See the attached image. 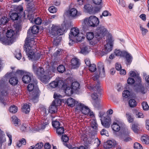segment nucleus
I'll list each match as a JSON object with an SVG mask.
<instances>
[{
	"label": "nucleus",
	"instance_id": "12",
	"mask_svg": "<svg viewBox=\"0 0 149 149\" xmlns=\"http://www.w3.org/2000/svg\"><path fill=\"white\" fill-rule=\"evenodd\" d=\"M93 3L97 5L93 7V13H95L99 12L102 7V1H93Z\"/></svg>",
	"mask_w": 149,
	"mask_h": 149
},
{
	"label": "nucleus",
	"instance_id": "47",
	"mask_svg": "<svg viewBox=\"0 0 149 149\" xmlns=\"http://www.w3.org/2000/svg\"><path fill=\"white\" fill-rule=\"evenodd\" d=\"M113 45L107 44L105 46V50L107 52H110L112 50Z\"/></svg>",
	"mask_w": 149,
	"mask_h": 149
},
{
	"label": "nucleus",
	"instance_id": "41",
	"mask_svg": "<svg viewBox=\"0 0 149 149\" xmlns=\"http://www.w3.org/2000/svg\"><path fill=\"white\" fill-rule=\"evenodd\" d=\"M58 71L60 73H63L65 70V66L62 65H59L57 68Z\"/></svg>",
	"mask_w": 149,
	"mask_h": 149
},
{
	"label": "nucleus",
	"instance_id": "6",
	"mask_svg": "<svg viewBox=\"0 0 149 149\" xmlns=\"http://www.w3.org/2000/svg\"><path fill=\"white\" fill-rule=\"evenodd\" d=\"M37 81L36 79H33L27 86L28 90L29 92L33 91V98L36 99L39 95L40 91L37 85Z\"/></svg>",
	"mask_w": 149,
	"mask_h": 149
},
{
	"label": "nucleus",
	"instance_id": "24",
	"mask_svg": "<svg viewBox=\"0 0 149 149\" xmlns=\"http://www.w3.org/2000/svg\"><path fill=\"white\" fill-rule=\"evenodd\" d=\"M71 63L72 67L75 68L79 67V60L77 58H74L71 60Z\"/></svg>",
	"mask_w": 149,
	"mask_h": 149
},
{
	"label": "nucleus",
	"instance_id": "4",
	"mask_svg": "<svg viewBox=\"0 0 149 149\" xmlns=\"http://www.w3.org/2000/svg\"><path fill=\"white\" fill-rule=\"evenodd\" d=\"M24 50L25 51L26 55L29 59L32 61L38 60L40 57V55L39 53L36 54L31 49V44H24Z\"/></svg>",
	"mask_w": 149,
	"mask_h": 149
},
{
	"label": "nucleus",
	"instance_id": "23",
	"mask_svg": "<svg viewBox=\"0 0 149 149\" xmlns=\"http://www.w3.org/2000/svg\"><path fill=\"white\" fill-rule=\"evenodd\" d=\"M121 124L119 123L114 122L111 125V127L114 131L119 132Z\"/></svg>",
	"mask_w": 149,
	"mask_h": 149
},
{
	"label": "nucleus",
	"instance_id": "53",
	"mask_svg": "<svg viewBox=\"0 0 149 149\" xmlns=\"http://www.w3.org/2000/svg\"><path fill=\"white\" fill-rule=\"evenodd\" d=\"M126 115L128 122L129 123L132 122L133 121V118L132 117L131 114L129 113H127Z\"/></svg>",
	"mask_w": 149,
	"mask_h": 149
},
{
	"label": "nucleus",
	"instance_id": "61",
	"mask_svg": "<svg viewBox=\"0 0 149 149\" xmlns=\"http://www.w3.org/2000/svg\"><path fill=\"white\" fill-rule=\"evenodd\" d=\"M6 134L9 138V143H8V145L10 146L11 145L12 141V136L8 133H7Z\"/></svg>",
	"mask_w": 149,
	"mask_h": 149
},
{
	"label": "nucleus",
	"instance_id": "26",
	"mask_svg": "<svg viewBox=\"0 0 149 149\" xmlns=\"http://www.w3.org/2000/svg\"><path fill=\"white\" fill-rule=\"evenodd\" d=\"M8 19L7 17L3 16L0 19V31L3 30L2 27H1V25H4L7 23L8 22ZM1 32L0 31V33Z\"/></svg>",
	"mask_w": 149,
	"mask_h": 149
},
{
	"label": "nucleus",
	"instance_id": "8",
	"mask_svg": "<svg viewBox=\"0 0 149 149\" xmlns=\"http://www.w3.org/2000/svg\"><path fill=\"white\" fill-rule=\"evenodd\" d=\"M84 22L85 23L88 22V24L89 26L94 27L98 25L99 21L98 18L94 16H91L88 18H86L84 19Z\"/></svg>",
	"mask_w": 149,
	"mask_h": 149
},
{
	"label": "nucleus",
	"instance_id": "7",
	"mask_svg": "<svg viewBox=\"0 0 149 149\" xmlns=\"http://www.w3.org/2000/svg\"><path fill=\"white\" fill-rule=\"evenodd\" d=\"M6 36L8 38L10 39L2 38H1V40L6 45H9L12 44L14 41L16 36L15 31L12 29L8 30L6 33Z\"/></svg>",
	"mask_w": 149,
	"mask_h": 149
},
{
	"label": "nucleus",
	"instance_id": "32",
	"mask_svg": "<svg viewBox=\"0 0 149 149\" xmlns=\"http://www.w3.org/2000/svg\"><path fill=\"white\" fill-rule=\"evenodd\" d=\"M141 140L143 143L148 144L149 143V136L146 135L142 136L141 138Z\"/></svg>",
	"mask_w": 149,
	"mask_h": 149
},
{
	"label": "nucleus",
	"instance_id": "15",
	"mask_svg": "<svg viewBox=\"0 0 149 149\" xmlns=\"http://www.w3.org/2000/svg\"><path fill=\"white\" fill-rule=\"evenodd\" d=\"M102 125L105 128H108L110 127L111 124V119L108 116L104 117V119H100Z\"/></svg>",
	"mask_w": 149,
	"mask_h": 149
},
{
	"label": "nucleus",
	"instance_id": "57",
	"mask_svg": "<svg viewBox=\"0 0 149 149\" xmlns=\"http://www.w3.org/2000/svg\"><path fill=\"white\" fill-rule=\"evenodd\" d=\"M85 108V109H83L81 112L85 115H88V113L89 112V111H90V109L88 107L86 106Z\"/></svg>",
	"mask_w": 149,
	"mask_h": 149
},
{
	"label": "nucleus",
	"instance_id": "60",
	"mask_svg": "<svg viewBox=\"0 0 149 149\" xmlns=\"http://www.w3.org/2000/svg\"><path fill=\"white\" fill-rule=\"evenodd\" d=\"M140 29L142 31V34L143 36L145 35L148 32V30L147 29L143 28L141 25H140Z\"/></svg>",
	"mask_w": 149,
	"mask_h": 149
},
{
	"label": "nucleus",
	"instance_id": "51",
	"mask_svg": "<svg viewBox=\"0 0 149 149\" xmlns=\"http://www.w3.org/2000/svg\"><path fill=\"white\" fill-rule=\"evenodd\" d=\"M89 70L91 72H94L96 70V65L95 64H91L89 67Z\"/></svg>",
	"mask_w": 149,
	"mask_h": 149
},
{
	"label": "nucleus",
	"instance_id": "58",
	"mask_svg": "<svg viewBox=\"0 0 149 149\" xmlns=\"http://www.w3.org/2000/svg\"><path fill=\"white\" fill-rule=\"evenodd\" d=\"M134 78L137 84H138L139 85L141 84V79L139 77V74Z\"/></svg>",
	"mask_w": 149,
	"mask_h": 149
},
{
	"label": "nucleus",
	"instance_id": "37",
	"mask_svg": "<svg viewBox=\"0 0 149 149\" xmlns=\"http://www.w3.org/2000/svg\"><path fill=\"white\" fill-rule=\"evenodd\" d=\"M22 109L23 112L26 114L29 113L30 110L29 105L27 104H24Z\"/></svg>",
	"mask_w": 149,
	"mask_h": 149
},
{
	"label": "nucleus",
	"instance_id": "25",
	"mask_svg": "<svg viewBox=\"0 0 149 149\" xmlns=\"http://www.w3.org/2000/svg\"><path fill=\"white\" fill-rule=\"evenodd\" d=\"M77 101L71 97L68 98L66 101L68 106L70 107H73L76 105Z\"/></svg>",
	"mask_w": 149,
	"mask_h": 149
},
{
	"label": "nucleus",
	"instance_id": "33",
	"mask_svg": "<svg viewBox=\"0 0 149 149\" xmlns=\"http://www.w3.org/2000/svg\"><path fill=\"white\" fill-rule=\"evenodd\" d=\"M84 8L89 13H93V7L91 5L87 4L84 6Z\"/></svg>",
	"mask_w": 149,
	"mask_h": 149
},
{
	"label": "nucleus",
	"instance_id": "30",
	"mask_svg": "<svg viewBox=\"0 0 149 149\" xmlns=\"http://www.w3.org/2000/svg\"><path fill=\"white\" fill-rule=\"evenodd\" d=\"M77 107L75 108L76 111H81L83 109H85V107L86 106L84 105L81 103H78L77 102V103L76 104Z\"/></svg>",
	"mask_w": 149,
	"mask_h": 149
},
{
	"label": "nucleus",
	"instance_id": "29",
	"mask_svg": "<svg viewBox=\"0 0 149 149\" xmlns=\"http://www.w3.org/2000/svg\"><path fill=\"white\" fill-rule=\"evenodd\" d=\"M66 29V28L65 26L59 29L58 28L57 32V34H56L55 36H57L62 35L64 32L65 31Z\"/></svg>",
	"mask_w": 149,
	"mask_h": 149
},
{
	"label": "nucleus",
	"instance_id": "18",
	"mask_svg": "<svg viewBox=\"0 0 149 149\" xmlns=\"http://www.w3.org/2000/svg\"><path fill=\"white\" fill-rule=\"evenodd\" d=\"M56 102L57 100L53 101L51 105L49 107V109L48 110V113L49 112L53 114L55 113L56 111L57 110V107L56 106Z\"/></svg>",
	"mask_w": 149,
	"mask_h": 149
},
{
	"label": "nucleus",
	"instance_id": "48",
	"mask_svg": "<svg viewBox=\"0 0 149 149\" xmlns=\"http://www.w3.org/2000/svg\"><path fill=\"white\" fill-rule=\"evenodd\" d=\"M9 111L11 113H15L17 111V108L14 105L11 106L9 109Z\"/></svg>",
	"mask_w": 149,
	"mask_h": 149
},
{
	"label": "nucleus",
	"instance_id": "55",
	"mask_svg": "<svg viewBox=\"0 0 149 149\" xmlns=\"http://www.w3.org/2000/svg\"><path fill=\"white\" fill-rule=\"evenodd\" d=\"M134 149H142L143 148L141 145L138 143H135L134 144Z\"/></svg>",
	"mask_w": 149,
	"mask_h": 149
},
{
	"label": "nucleus",
	"instance_id": "49",
	"mask_svg": "<svg viewBox=\"0 0 149 149\" xmlns=\"http://www.w3.org/2000/svg\"><path fill=\"white\" fill-rule=\"evenodd\" d=\"M130 95V92L128 90L124 91L123 93V97L127 98Z\"/></svg>",
	"mask_w": 149,
	"mask_h": 149
},
{
	"label": "nucleus",
	"instance_id": "50",
	"mask_svg": "<svg viewBox=\"0 0 149 149\" xmlns=\"http://www.w3.org/2000/svg\"><path fill=\"white\" fill-rule=\"evenodd\" d=\"M142 108L144 110L147 111L149 109V106L146 102H144L142 103Z\"/></svg>",
	"mask_w": 149,
	"mask_h": 149
},
{
	"label": "nucleus",
	"instance_id": "11",
	"mask_svg": "<svg viewBox=\"0 0 149 149\" xmlns=\"http://www.w3.org/2000/svg\"><path fill=\"white\" fill-rule=\"evenodd\" d=\"M33 79H36L33 78V74L30 72H27L26 75H24L22 77V80L24 83H28L31 82Z\"/></svg>",
	"mask_w": 149,
	"mask_h": 149
},
{
	"label": "nucleus",
	"instance_id": "35",
	"mask_svg": "<svg viewBox=\"0 0 149 149\" xmlns=\"http://www.w3.org/2000/svg\"><path fill=\"white\" fill-rule=\"evenodd\" d=\"M139 126V125L138 124H135L132 125L131 128L134 133H138L139 132L140 128Z\"/></svg>",
	"mask_w": 149,
	"mask_h": 149
},
{
	"label": "nucleus",
	"instance_id": "36",
	"mask_svg": "<svg viewBox=\"0 0 149 149\" xmlns=\"http://www.w3.org/2000/svg\"><path fill=\"white\" fill-rule=\"evenodd\" d=\"M58 27L57 26H55L54 25H52V27H51V33L52 35L55 36L56 34L57 33V30Z\"/></svg>",
	"mask_w": 149,
	"mask_h": 149
},
{
	"label": "nucleus",
	"instance_id": "1",
	"mask_svg": "<svg viewBox=\"0 0 149 149\" xmlns=\"http://www.w3.org/2000/svg\"><path fill=\"white\" fill-rule=\"evenodd\" d=\"M107 32V29L104 26H100L97 28L95 36L93 32H90L87 33L86 37L87 39L89 41L90 44L93 46L105 35Z\"/></svg>",
	"mask_w": 149,
	"mask_h": 149
},
{
	"label": "nucleus",
	"instance_id": "14",
	"mask_svg": "<svg viewBox=\"0 0 149 149\" xmlns=\"http://www.w3.org/2000/svg\"><path fill=\"white\" fill-rule=\"evenodd\" d=\"M13 72H10L8 74H7L6 75H8L10 78L9 80V82L10 84L12 86L16 85L18 82V78L15 76L12 77L13 76Z\"/></svg>",
	"mask_w": 149,
	"mask_h": 149
},
{
	"label": "nucleus",
	"instance_id": "27",
	"mask_svg": "<svg viewBox=\"0 0 149 149\" xmlns=\"http://www.w3.org/2000/svg\"><path fill=\"white\" fill-rule=\"evenodd\" d=\"M80 84L78 82L74 81L72 83L71 86L74 91L80 89Z\"/></svg>",
	"mask_w": 149,
	"mask_h": 149
},
{
	"label": "nucleus",
	"instance_id": "19",
	"mask_svg": "<svg viewBox=\"0 0 149 149\" xmlns=\"http://www.w3.org/2000/svg\"><path fill=\"white\" fill-rule=\"evenodd\" d=\"M129 133L130 132L128 131H125L123 132L122 135V139L124 141L127 142L132 140V138L129 135Z\"/></svg>",
	"mask_w": 149,
	"mask_h": 149
},
{
	"label": "nucleus",
	"instance_id": "45",
	"mask_svg": "<svg viewBox=\"0 0 149 149\" xmlns=\"http://www.w3.org/2000/svg\"><path fill=\"white\" fill-rule=\"evenodd\" d=\"M52 124L53 127L56 129L61 126L59 122L56 120L52 121Z\"/></svg>",
	"mask_w": 149,
	"mask_h": 149
},
{
	"label": "nucleus",
	"instance_id": "59",
	"mask_svg": "<svg viewBox=\"0 0 149 149\" xmlns=\"http://www.w3.org/2000/svg\"><path fill=\"white\" fill-rule=\"evenodd\" d=\"M127 81L129 84L132 85L134 84L135 80L133 78H129L127 80Z\"/></svg>",
	"mask_w": 149,
	"mask_h": 149
},
{
	"label": "nucleus",
	"instance_id": "20",
	"mask_svg": "<svg viewBox=\"0 0 149 149\" xmlns=\"http://www.w3.org/2000/svg\"><path fill=\"white\" fill-rule=\"evenodd\" d=\"M80 49V53L84 55L88 54L90 51V48L88 45H85L81 46Z\"/></svg>",
	"mask_w": 149,
	"mask_h": 149
},
{
	"label": "nucleus",
	"instance_id": "17",
	"mask_svg": "<svg viewBox=\"0 0 149 149\" xmlns=\"http://www.w3.org/2000/svg\"><path fill=\"white\" fill-rule=\"evenodd\" d=\"M91 127L92 128V132L91 133V135L94 136L97 134V131L98 125L96 121L95 120H92L91 123Z\"/></svg>",
	"mask_w": 149,
	"mask_h": 149
},
{
	"label": "nucleus",
	"instance_id": "43",
	"mask_svg": "<svg viewBox=\"0 0 149 149\" xmlns=\"http://www.w3.org/2000/svg\"><path fill=\"white\" fill-rule=\"evenodd\" d=\"M129 104L131 107H134L136 105V102L134 99H131L129 101Z\"/></svg>",
	"mask_w": 149,
	"mask_h": 149
},
{
	"label": "nucleus",
	"instance_id": "44",
	"mask_svg": "<svg viewBox=\"0 0 149 149\" xmlns=\"http://www.w3.org/2000/svg\"><path fill=\"white\" fill-rule=\"evenodd\" d=\"M60 81H54L49 84V86L52 88H55L58 85V84Z\"/></svg>",
	"mask_w": 149,
	"mask_h": 149
},
{
	"label": "nucleus",
	"instance_id": "63",
	"mask_svg": "<svg viewBox=\"0 0 149 149\" xmlns=\"http://www.w3.org/2000/svg\"><path fill=\"white\" fill-rule=\"evenodd\" d=\"M95 143L96 144V146L97 147L101 144V141L98 138H96L95 140Z\"/></svg>",
	"mask_w": 149,
	"mask_h": 149
},
{
	"label": "nucleus",
	"instance_id": "9",
	"mask_svg": "<svg viewBox=\"0 0 149 149\" xmlns=\"http://www.w3.org/2000/svg\"><path fill=\"white\" fill-rule=\"evenodd\" d=\"M23 16L25 17V15L24 12H23V8L22 7L18 8L17 9V12L13 13L10 17L11 19L13 20H17L19 18H21Z\"/></svg>",
	"mask_w": 149,
	"mask_h": 149
},
{
	"label": "nucleus",
	"instance_id": "38",
	"mask_svg": "<svg viewBox=\"0 0 149 149\" xmlns=\"http://www.w3.org/2000/svg\"><path fill=\"white\" fill-rule=\"evenodd\" d=\"M145 89L144 87L141 84L139 85L137 87V91L144 94L146 93L145 91Z\"/></svg>",
	"mask_w": 149,
	"mask_h": 149
},
{
	"label": "nucleus",
	"instance_id": "42",
	"mask_svg": "<svg viewBox=\"0 0 149 149\" xmlns=\"http://www.w3.org/2000/svg\"><path fill=\"white\" fill-rule=\"evenodd\" d=\"M64 127H60L56 129L57 133L58 135H61L64 132Z\"/></svg>",
	"mask_w": 149,
	"mask_h": 149
},
{
	"label": "nucleus",
	"instance_id": "62",
	"mask_svg": "<svg viewBox=\"0 0 149 149\" xmlns=\"http://www.w3.org/2000/svg\"><path fill=\"white\" fill-rule=\"evenodd\" d=\"M102 15L105 17L108 16H111V14L108 11L105 10L103 12Z\"/></svg>",
	"mask_w": 149,
	"mask_h": 149
},
{
	"label": "nucleus",
	"instance_id": "31",
	"mask_svg": "<svg viewBox=\"0 0 149 149\" xmlns=\"http://www.w3.org/2000/svg\"><path fill=\"white\" fill-rule=\"evenodd\" d=\"M61 140L65 143H64V145L70 148V147L68 146H69V145L67 143V142L69 140L68 136L66 134L63 135L61 138Z\"/></svg>",
	"mask_w": 149,
	"mask_h": 149
},
{
	"label": "nucleus",
	"instance_id": "13",
	"mask_svg": "<svg viewBox=\"0 0 149 149\" xmlns=\"http://www.w3.org/2000/svg\"><path fill=\"white\" fill-rule=\"evenodd\" d=\"M62 88L64 90L65 93L68 95H70L74 93V91L71 86H68L67 84L65 83H63L62 85Z\"/></svg>",
	"mask_w": 149,
	"mask_h": 149
},
{
	"label": "nucleus",
	"instance_id": "40",
	"mask_svg": "<svg viewBox=\"0 0 149 149\" xmlns=\"http://www.w3.org/2000/svg\"><path fill=\"white\" fill-rule=\"evenodd\" d=\"M94 88L95 89H96L97 91L98 92V94H101L100 93L101 89V88L100 82L99 81H97L95 86L94 87Z\"/></svg>",
	"mask_w": 149,
	"mask_h": 149
},
{
	"label": "nucleus",
	"instance_id": "3",
	"mask_svg": "<svg viewBox=\"0 0 149 149\" xmlns=\"http://www.w3.org/2000/svg\"><path fill=\"white\" fill-rule=\"evenodd\" d=\"M33 69L34 73L40 78L43 82H48L49 80L53 76V74H52L51 71H44V69L40 67L38 68L36 63L33 64Z\"/></svg>",
	"mask_w": 149,
	"mask_h": 149
},
{
	"label": "nucleus",
	"instance_id": "22",
	"mask_svg": "<svg viewBox=\"0 0 149 149\" xmlns=\"http://www.w3.org/2000/svg\"><path fill=\"white\" fill-rule=\"evenodd\" d=\"M122 57H125L127 62L130 64L132 61V57L127 52H123V53Z\"/></svg>",
	"mask_w": 149,
	"mask_h": 149
},
{
	"label": "nucleus",
	"instance_id": "39",
	"mask_svg": "<svg viewBox=\"0 0 149 149\" xmlns=\"http://www.w3.org/2000/svg\"><path fill=\"white\" fill-rule=\"evenodd\" d=\"M34 13L30 12L27 15L28 18L29 20L31 23H33V21L34 19H35L34 17Z\"/></svg>",
	"mask_w": 149,
	"mask_h": 149
},
{
	"label": "nucleus",
	"instance_id": "5",
	"mask_svg": "<svg viewBox=\"0 0 149 149\" xmlns=\"http://www.w3.org/2000/svg\"><path fill=\"white\" fill-rule=\"evenodd\" d=\"M39 29L38 26L34 25L31 30L29 29L28 30L27 36L25 39L24 44L34 43L33 35L36 34L38 33Z\"/></svg>",
	"mask_w": 149,
	"mask_h": 149
},
{
	"label": "nucleus",
	"instance_id": "21",
	"mask_svg": "<svg viewBox=\"0 0 149 149\" xmlns=\"http://www.w3.org/2000/svg\"><path fill=\"white\" fill-rule=\"evenodd\" d=\"M97 69L99 72V75L102 73L104 76L105 75V70L104 68V64L102 62H99L97 64Z\"/></svg>",
	"mask_w": 149,
	"mask_h": 149
},
{
	"label": "nucleus",
	"instance_id": "46",
	"mask_svg": "<svg viewBox=\"0 0 149 149\" xmlns=\"http://www.w3.org/2000/svg\"><path fill=\"white\" fill-rule=\"evenodd\" d=\"M42 21V20L40 17H37L34 19L32 23L37 25H40L41 24Z\"/></svg>",
	"mask_w": 149,
	"mask_h": 149
},
{
	"label": "nucleus",
	"instance_id": "28",
	"mask_svg": "<svg viewBox=\"0 0 149 149\" xmlns=\"http://www.w3.org/2000/svg\"><path fill=\"white\" fill-rule=\"evenodd\" d=\"M69 13L70 17L74 18L77 17V10L75 8H72L69 10Z\"/></svg>",
	"mask_w": 149,
	"mask_h": 149
},
{
	"label": "nucleus",
	"instance_id": "64",
	"mask_svg": "<svg viewBox=\"0 0 149 149\" xmlns=\"http://www.w3.org/2000/svg\"><path fill=\"white\" fill-rule=\"evenodd\" d=\"M62 53L61 50V49H59L54 54V55L55 56H57L60 55Z\"/></svg>",
	"mask_w": 149,
	"mask_h": 149
},
{
	"label": "nucleus",
	"instance_id": "52",
	"mask_svg": "<svg viewBox=\"0 0 149 149\" xmlns=\"http://www.w3.org/2000/svg\"><path fill=\"white\" fill-rule=\"evenodd\" d=\"M43 146V144L42 142L38 143L34 146V148L35 149H40Z\"/></svg>",
	"mask_w": 149,
	"mask_h": 149
},
{
	"label": "nucleus",
	"instance_id": "54",
	"mask_svg": "<svg viewBox=\"0 0 149 149\" xmlns=\"http://www.w3.org/2000/svg\"><path fill=\"white\" fill-rule=\"evenodd\" d=\"M123 52H125V51H121L120 50H115L114 52L115 54L117 56H120L122 57L123 53Z\"/></svg>",
	"mask_w": 149,
	"mask_h": 149
},
{
	"label": "nucleus",
	"instance_id": "34",
	"mask_svg": "<svg viewBox=\"0 0 149 149\" xmlns=\"http://www.w3.org/2000/svg\"><path fill=\"white\" fill-rule=\"evenodd\" d=\"M12 121L15 126H19L20 125V120L15 116L12 117Z\"/></svg>",
	"mask_w": 149,
	"mask_h": 149
},
{
	"label": "nucleus",
	"instance_id": "16",
	"mask_svg": "<svg viewBox=\"0 0 149 149\" xmlns=\"http://www.w3.org/2000/svg\"><path fill=\"white\" fill-rule=\"evenodd\" d=\"M117 145L116 141H108L104 145V147L106 149H110V148L115 147Z\"/></svg>",
	"mask_w": 149,
	"mask_h": 149
},
{
	"label": "nucleus",
	"instance_id": "2",
	"mask_svg": "<svg viewBox=\"0 0 149 149\" xmlns=\"http://www.w3.org/2000/svg\"><path fill=\"white\" fill-rule=\"evenodd\" d=\"M7 81L6 77H3L0 80V104L4 107L9 106L7 100L8 87Z\"/></svg>",
	"mask_w": 149,
	"mask_h": 149
},
{
	"label": "nucleus",
	"instance_id": "10",
	"mask_svg": "<svg viewBox=\"0 0 149 149\" xmlns=\"http://www.w3.org/2000/svg\"><path fill=\"white\" fill-rule=\"evenodd\" d=\"M79 34V31L78 28H72L70 31L69 35H70L71 37H77V40L78 42L81 41L83 38V36L79 37L78 35Z\"/></svg>",
	"mask_w": 149,
	"mask_h": 149
},
{
	"label": "nucleus",
	"instance_id": "56",
	"mask_svg": "<svg viewBox=\"0 0 149 149\" xmlns=\"http://www.w3.org/2000/svg\"><path fill=\"white\" fill-rule=\"evenodd\" d=\"M48 10L50 12L52 13H56L57 11V9L54 6H51L49 8Z\"/></svg>",
	"mask_w": 149,
	"mask_h": 149
}]
</instances>
